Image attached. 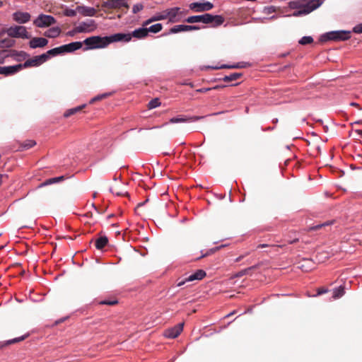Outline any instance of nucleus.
Returning a JSON list of instances; mask_svg holds the SVG:
<instances>
[{"label": "nucleus", "instance_id": "f257e3e1", "mask_svg": "<svg viewBox=\"0 0 362 362\" xmlns=\"http://www.w3.org/2000/svg\"><path fill=\"white\" fill-rule=\"evenodd\" d=\"M188 23H203L205 24H211V27H218L224 22V18L221 16H214L210 13H204L199 16H192L185 20Z\"/></svg>", "mask_w": 362, "mask_h": 362}, {"label": "nucleus", "instance_id": "f03ea898", "mask_svg": "<svg viewBox=\"0 0 362 362\" xmlns=\"http://www.w3.org/2000/svg\"><path fill=\"white\" fill-rule=\"evenodd\" d=\"M86 45L84 50L105 48L109 45L107 36H92L87 37L83 42Z\"/></svg>", "mask_w": 362, "mask_h": 362}, {"label": "nucleus", "instance_id": "7ed1b4c3", "mask_svg": "<svg viewBox=\"0 0 362 362\" xmlns=\"http://www.w3.org/2000/svg\"><path fill=\"white\" fill-rule=\"evenodd\" d=\"M351 37V33L349 31L339 30L331 31L322 35L320 37L321 42H327L328 40L339 41L346 40Z\"/></svg>", "mask_w": 362, "mask_h": 362}, {"label": "nucleus", "instance_id": "20e7f679", "mask_svg": "<svg viewBox=\"0 0 362 362\" xmlns=\"http://www.w3.org/2000/svg\"><path fill=\"white\" fill-rule=\"evenodd\" d=\"M5 33L11 37H21L28 39L30 36L26 28L21 25H15L7 28Z\"/></svg>", "mask_w": 362, "mask_h": 362}, {"label": "nucleus", "instance_id": "39448f33", "mask_svg": "<svg viewBox=\"0 0 362 362\" xmlns=\"http://www.w3.org/2000/svg\"><path fill=\"white\" fill-rule=\"evenodd\" d=\"M322 1L321 0H309L308 1L307 7L303 9H299L297 11H295L293 13V16H300L303 15H306L315 10L318 7L321 6Z\"/></svg>", "mask_w": 362, "mask_h": 362}, {"label": "nucleus", "instance_id": "423d86ee", "mask_svg": "<svg viewBox=\"0 0 362 362\" xmlns=\"http://www.w3.org/2000/svg\"><path fill=\"white\" fill-rule=\"evenodd\" d=\"M56 23L55 18L49 15L40 14L33 21V24L37 28H45L53 25Z\"/></svg>", "mask_w": 362, "mask_h": 362}, {"label": "nucleus", "instance_id": "0eeeda50", "mask_svg": "<svg viewBox=\"0 0 362 362\" xmlns=\"http://www.w3.org/2000/svg\"><path fill=\"white\" fill-rule=\"evenodd\" d=\"M101 7L106 9H119L122 7L129 8V5L126 0H103Z\"/></svg>", "mask_w": 362, "mask_h": 362}, {"label": "nucleus", "instance_id": "6e6552de", "mask_svg": "<svg viewBox=\"0 0 362 362\" xmlns=\"http://www.w3.org/2000/svg\"><path fill=\"white\" fill-rule=\"evenodd\" d=\"M167 19L170 23H176L181 21L182 15L185 13L182 11L179 7H173L165 10Z\"/></svg>", "mask_w": 362, "mask_h": 362}, {"label": "nucleus", "instance_id": "1a4fd4ad", "mask_svg": "<svg viewBox=\"0 0 362 362\" xmlns=\"http://www.w3.org/2000/svg\"><path fill=\"white\" fill-rule=\"evenodd\" d=\"M47 61V57L44 54L35 56L26 60L24 64H21V69L31 66H38Z\"/></svg>", "mask_w": 362, "mask_h": 362}, {"label": "nucleus", "instance_id": "9d476101", "mask_svg": "<svg viewBox=\"0 0 362 362\" xmlns=\"http://www.w3.org/2000/svg\"><path fill=\"white\" fill-rule=\"evenodd\" d=\"M189 8L196 12H204L212 9L214 8V5L209 1L194 2L190 4Z\"/></svg>", "mask_w": 362, "mask_h": 362}, {"label": "nucleus", "instance_id": "9b49d317", "mask_svg": "<svg viewBox=\"0 0 362 362\" xmlns=\"http://www.w3.org/2000/svg\"><path fill=\"white\" fill-rule=\"evenodd\" d=\"M183 326L184 323H179L173 327L165 330L163 335L166 338L175 339L182 332Z\"/></svg>", "mask_w": 362, "mask_h": 362}, {"label": "nucleus", "instance_id": "f8f14e48", "mask_svg": "<svg viewBox=\"0 0 362 362\" xmlns=\"http://www.w3.org/2000/svg\"><path fill=\"white\" fill-rule=\"evenodd\" d=\"M206 276V272L202 269H199L196 271L194 274L189 275L188 277L185 278L184 280H182L177 283V286H182L185 283L189 281H192L194 280H201Z\"/></svg>", "mask_w": 362, "mask_h": 362}, {"label": "nucleus", "instance_id": "ddd939ff", "mask_svg": "<svg viewBox=\"0 0 362 362\" xmlns=\"http://www.w3.org/2000/svg\"><path fill=\"white\" fill-rule=\"evenodd\" d=\"M108 44L115 42H129L131 41V36L129 33H115L110 36H107Z\"/></svg>", "mask_w": 362, "mask_h": 362}, {"label": "nucleus", "instance_id": "4468645a", "mask_svg": "<svg viewBox=\"0 0 362 362\" xmlns=\"http://www.w3.org/2000/svg\"><path fill=\"white\" fill-rule=\"evenodd\" d=\"M95 28V22L90 20L87 22H82L76 27V31H79V33L90 32Z\"/></svg>", "mask_w": 362, "mask_h": 362}, {"label": "nucleus", "instance_id": "2eb2a0df", "mask_svg": "<svg viewBox=\"0 0 362 362\" xmlns=\"http://www.w3.org/2000/svg\"><path fill=\"white\" fill-rule=\"evenodd\" d=\"M199 27L197 25H178L170 29V33H177L180 32L192 31L199 30Z\"/></svg>", "mask_w": 362, "mask_h": 362}, {"label": "nucleus", "instance_id": "dca6fc26", "mask_svg": "<svg viewBox=\"0 0 362 362\" xmlns=\"http://www.w3.org/2000/svg\"><path fill=\"white\" fill-rule=\"evenodd\" d=\"M13 19L18 23H25L30 19V14L27 12L16 11L13 14Z\"/></svg>", "mask_w": 362, "mask_h": 362}, {"label": "nucleus", "instance_id": "f3484780", "mask_svg": "<svg viewBox=\"0 0 362 362\" xmlns=\"http://www.w3.org/2000/svg\"><path fill=\"white\" fill-rule=\"evenodd\" d=\"M21 64L9 66H0V74L9 76L21 71Z\"/></svg>", "mask_w": 362, "mask_h": 362}, {"label": "nucleus", "instance_id": "a211bd4d", "mask_svg": "<svg viewBox=\"0 0 362 362\" xmlns=\"http://www.w3.org/2000/svg\"><path fill=\"white\" fill-rule=\"evenodd\" d=\"M48 44V40L44 37H33L29 42L30 47L35 49L37 47H44Z\"/></svg>", "mask_w": 362, "mask_h": 362}, {"label": "nucleus", "instance_id": "6ab92c4d", "mask_svg": "<svg viewBox=\"0 0 362 362\" xmlns=\"http://www.w3.org/2000/svg\"><path fill=\"white\" fill-rule=\"evenodd\" d=\"M204 117L202 116H193L190 117H173L170 119V123H178V122H195L202 119Z\"/></svg>", "mask_w": 362, "mask_h": 362}, {"label": "nucleus", "instance_id": "aec40b11", "mask_svg": "<svg viewBox=\"0 0 362 362\" xmlns=\"http://www.w3.org/2000/svg\"><path fill=\"white\" fill-rule=\"evenodd\" d=\"M82 46H83L82 42H73L69 44L63 45L64 52V53L73 52L76 50L81 49L82 47Z\"/></svg>", "mask_w": 362, "mask_h": 362}, {"label": "nucleus", "instance_id": "412c9836", "mask_svg": "<svg viewBox=\"0 0 362 362\" xmlns=\"http://www.w3.org/2000/svg\"><path fill=\"white\" fill-rule=\"evenodd\" d=\"M129 35L131 36V40L132 37L144 39L148 36V30L146 28H139L130 33Z\"/></svg>", "mask_w": 362, "mask_h": 362}, {"label": "nucleus", "instance_id": "4be33fe9", "mask_svg": "<svg viewBox=\"0 0 362 362\" xmlns=\"http://www.w3.org/2000/svg\"><path fill=\"white\" fill-rule=\"evenodd\" d=\"M77 11L85 16H93L96 13V10L92 7L88 6H77Z\"/></svg>", "mask_w": 362, "mask_h": 362}, {"label": "nucleus", "instance_id": "5701e85b", "mask_svg": "<svg viewBox=\"0 0 362 362\" xmlns=\"http://www.w3.org/2000/svg\"><path fill=\"white\" fill-rule=\"evenodd\" d=\"M309 0H296L288 3V7L291 9H303L307 7Z\"/></svg>", "mask_w": 362, "mask_h": 362}, {"label": "nucleus", "instance_id": "b1692460", "mask_svg": "<svg viewBox=\"0 0 362 362\" xmlns=\"http://www.w3.org/2000/svg\"><path fill=\"white\" fill-rule=\"evenodd\" d=\"M28 337V334H25L19 337H16L6 341L0 342V349H2L6 346H9L16 343L21 342L25 339Z\"/></svg>", "mask_w": 362, "mask_h": 362}, {"label": "nucleus", "instance_id": "393cba45", "mask_svg": "<svg viewBox=\"0 0 362 362\" xmlns=\"http://www.w3.org/2000/svg\"><path fill=\"white\" fill-rule=\"evenodd\" d=\"M36 145L35 140L29 139L19 144L18 151H23L28 150Z\"/></svg>", "mask_w": 362, "mask_h": 362}, {"label": "nucleus", "instance_id": "a878e982", "mask_svg": "<svg viewBox=\"0 0 362 362\" xmlns=\"http://www.w3.org/2000/svg\"><path fill=\"white\" fill-rule=\"evenodd\" d=\"M63 53H64V52L63 45H62L60 47H55L54 49L48 50L46 53H44V54H45L47 57V60H48L49 57H51V56L54 57V56H57V55H59V54H61Z\"/></svg>", "mask_w": 362, "mask_h": 362}, {"label": "nucleus", "instance_id": "bb28decb", "mask_svg": "<svg viewBox=\"0 0 362 362\" xmlns=\"http://www.w3.org/2000/svg\"><path fill=\"white\" fill-rule=\"evenodd\" d=\"M61 30L58 27L52 28L45 32L44 35L49 38H54L59 35Z\"/></svg>", "mask_w": 362, "mask_h": 362}, {"label": "nucleus", "instance_id": "cd10ccee", "mask_svg": "<svg viewBox=\"0 0 362 362\" xmlns=\"http://www.w3.org/2000/svg\"><path fill=\"white\" fill-rule=\"evenodd\" d=\"M108 243V239L105 236H102L95 240V247L98 250H102Z\"/></svg>", "mask_w": 362, "mask_h": 362}, {"label": "nucleus", "instance_id": "c85d7f7f", "mask_svg": "<svg viewBox=\"0 0 362 362\" xmlns=\"http://www.w3.org/2000/svg\"><path fill=\"white\" fill-rule=\"evenodd\" d=\"M259 267V265L258 264H256V265H254V266H252V267H250L248 268H246V269H244L238 272H237L234 276L235 277H237V278H240V277H242L244 275H247V274H249L250 272L254 269H256Z\"/></svg>", "mask_w": 362, "mask_h": 362}, {"label": "nucleus", "instance_id": "c756f323", "mask_svg": "<svg viewBox=\"0 0 362 362\" xmlns=\"http://www.w3.org/2000/svg\"><path fill=\"white\" fill-rule=\"evenodd\" d=\"M85 107H86V105H82L69 109L64 112V117H69L71 115H74V114L81 111Z\"/></svg>", "mask_w": 362, "mask_h": 362}, {"label": "nucleus", "instance_id": "7c9ffc66", "mask_svg": "<svg viewBox=\"0 0 362 362\" xmlns=\"http://www.w3.org/2000/svg\"><path fill=\"white\" fill-rule=\"evenodd\" d=\"M14 44L15 40L9 37L0 40L1 48H10L13 47Z\"/></svg>", "mask_w": 362, "mask_h": 362}, {"label": "nucleus", "instance_id": "2f4dec72", "mask_svg": "<svg viewBox=\"0 0 362 362\" xmlns=\"http://www.w3.org/2000/svg\"><path fill=\"white\" fill-rule=\"evenodd\" d=\"M242 76L241 73H233L228 76H225L223 81L225 82H230L239 79Z\"/></svg>", "mask_w": 362, "mask_h": 362}, {"label": "nucleus", "instance_id": "473e14b6", "mask_svg": "<svg viewBox=\"0 0 362 362\" xmlns=\"http://www.w3.org/2000/svg\"><path fill=\"white\" fill-rule=\"evenodd\" d=\"M146 29L148 30V33L149 32L153 33H158L163 29V25L161 23H156L155 25L150 26L149 28H146Z\"/></svg>", "mask_w": 362, "mask_h": 362}, {"label": "nucleus", "instance_id": "72a5a7b5", "mask_svg": "<svg viewBox=\"0 0 362 362\" xmlns=\"http://www.w3.org/2000/svg\"><path fill=\"white\" fill-rule=\"evenodd\" d=\"M344 294V288L341 286L334 290L333 298L334 299H337V298H341Z\"/></svg>", "mask_w": 362, "mask_h": 362}, {"label": "nucleus", "instance_id": "f704fd0d", "mask_svg": "<svg viewBox=\"0 0 362 362\" xmlns=\"http://www.w3.org/2000/svg\"><path fill=\"white\" fill-rule=\"evenodd\" d=\"M333 223V221H327V222H325L324 223L322 224H317L316 226H312V227H310L308 230L309 231H312V230H318L327 226H329L331 225L332 223Z\"/></svg>", "mask_w": 362, "mask_h": 362}, {"label": "nucleus", "instance_id": "c9c22d12", "mask_svg": "<svg viewBox=\"0 0 362 362\" xmlns=\"http://www.w3.org/2000/svg\"><path fill=\"white\" fill-rule=\"evenodd\" d=\"M313 42V39L310 36H304L299 40V44L302 45H305L308 44H311Z\"/></svg>", "mask_w": 362, "mask_h": 362}, {"label": "nucleus", "instance_id": "e433bc0d", "mask_svg": "<svg viewBox=\"0 0 362 362\" xmlns=\"http://www.w3.org/2000/svg\"><path fill=\"white\" fill-rule=\"evenodd\" d=\"M245 67V65H244V63H238L234 65H222L220 66V69H240V68H244Z\"/></svg>", "mask_w": 362, "mask_h": 362}, {"label": "nucleus", "instance_id": "4c0bfd02", "mask_svg": "<svg viewBox=\"0 0 362 362\" xmlns=\"http://www.w3.org/2000/svg\"><path fill=\"white\" fill-rule=\"evenodd\" d=\"M312 264L311 261L309 259L304 260V263L301 264V265L299 267L304 272H308L311 269L310 267H309L308 264Z\"/></svg>", "mask_w": 362, "mask_h": 362}, {"label": "nucleus", "instance_id": "58836bf2", "mask_svg": "<svg viewBox=\"0 0 362 362\" xmlns=\"http://www.w3.org/2000/svg\"><path fill=\"white\" fill-rule=\"evenodd\" d=\"M160 105V103L159 102V100L158 98H154L148 103V107L149 109H153L158 107Z\"/></svg>", "mask_w": 362, "mask_h": 362}, {"label": "nucleus", "instance_id": "ea45409f", "mask_svg": "<svg viewBox=\"0 0 362 362\" xmlns=\"http://www.w3.org/2000/svg\"><path fill=\"white\" fill-rule=\"evenodd\" d=\"M144 8V5L142 4H136L133 6L132 7V12L133 13H137L138 12L141 11Z\"/></svg>", "mask_w": 362, "mask_h": 362}, {"label": "nucleus", "instance_id": "a19ab883", "mask_svg": "<svg viewBox=\"0 0 362 362\" xmlns=\"http://www.w3.org/2000/svg\"><path fill=\"white\" fill-rule=\"evenodd\" d=\"M77 12V10L66 8L64 11V15L69 17H74L76 15Z\"/></svg>", "mask_w": 362, "mask_h": 362}, {"label": "nucleus", "instance_id": "79ce46f5", "mask_svg": "<svg viewBox=\"0 0 362 362\" xmlns=\"http://www.w3.org/2000/svg\"><path fill=\"white\" fill-rule=\"evenodd\" d=\"M56 182H57V180L55 179V177L50 178V179L45 180L44 182L41 183L40 185V187H41L47 186L48 185H51V184L56 183Z\"/></svg>", "mask_w": 362, "mask_h": 362}, {"label": "nucleus", "instance_id": "37998d69", "mask_svg": "<svg viewBox=\"0 0 362 362\" xmlns=\"http://www.w3.org/2000/svg\"><path fill=\"white\" fill-rule=\"evenodd\" d=\"M155 16H156V19L157 20V21L167 19L165 10L162 11L160 13L156 14Z\"/></svg>", "mask_w": 362, "mask_h": 362}, {"label": "nucleus", "instance_id": "c03bdc74", "mask_svg": "<svg viewBox=\"0 0 362 362\" xmlns=\"http://www.w3.org/2000/svg\"><path fill=\"white\" fill-rule=\"evenodd\" d=\"M110 94L108 93H105V94H102V95H98L93 98H92L90 101V103H93L95 101H98V100H100L103 98H107Z\"/></svg>", "mask_w": 362, "mask_h": 362}, {"label": "nucleus", "instance_id": "a18cd8bd", "mask_svg": "<svg viewBox=\"0 0 362 362\" xmlns=\"http://www.w3.org/2000/svg\"><path fill=\"white\" fill-rule=\"evenodd\" d=\"M117 300H102L99 302L100 305H115L117 304Z\"/></svg>", "mask_w": 362, "mask_h": 362}, {"label": "nucleus", "instance_id": "49530a36", "mask_svg": "<svg viewBox=\"0 0 362 362\" xmlns=\"http://www.w3.org/2000/svg\"><path fill=\"white\" fill-rule=\"evenodd\" d=\"M279 247L281 246L280 245H268V244H259L257 245V248L261 249V248H265V247Z\"/></svg>", "mask_w": 362, "mask_h": 362}, {"label": "nucleus", "instance_id": "de8ad7c7", "mask_svg": "<svg viewBox=\"0 0 362 362\" xmlns=\"http://www.w3.org/2000/svg\"><path fill=\"white\" fill-rule=\"evenodd\" d=\"M353 30L356 33H362V23L356 25Z\"/></svg>", "mask_w": 362, "mask_h": 362}, {"label": "nucleus", "instance_id": "09e8293b", "mask_svg": "<svg viewBox=\"0 0 362 362\" xmlns=\"http://www.w3.org/2000/svg\"><path fill=\"white\" fill-rule=\"evenodd\" d=\"M6 51L5 50H1L0 51V64L4 63V59L6 57Z\"/></svg>", "mask_w": 362, "mask_h": 362}, {"label": "nucleus", "instance_id": "8fccbe9b", "mask_svg": "<svg viewBox=\"0 0 362 362\" xmlns=\"http://www.w3.org/2000/svg\"><path fill=\"white\" fill-rule=\"evenodd\" d=\"M210 90H211V88H202L196 90V92L204 93H206V92L209 91Z\"/></svg>", "mask_w": 362, "mask_h": 362}, {"label": "nucleus", "instance_id": "3c124183", "mask_svg": "<svg viewBox=\"0 0 362 362\" xmlns=\"http://www.w3.org/2000/svg\"><path fill=\"white\" fill-rule=\"evenodd\" d=\"M76 27L74 28L72 30L69 31L66 35L69 36H74L75 34L79 33V31H76Z\"/></svg>", "mask_w": 362, "mask_h": 362}, {"label": "nucleus", "instance_id": "603ef678", "mask_svg": "<svg viewBox=\"0 0 362 362\" xmlns=\"http://www.w3.org/2000/svg\"><path fill=\"white\" fill-rule=\"evenodd\" d=\"M328 291L327 288H320L317 289V295H322L323 293H325Z\"/></svg>", "mask_w": 362, "mask_h": 362}, {"label": "nucleus", "instance_id": "864d4df0", "mask_svg": "<svg viewBox=\"0 0 362 362\" xmlns=\"http://www.w3.org/2000/svg\"><path fill=\"white\" fill-rule=\"evenodd\" d=\"M217 249H211L209 252H207L206 254L204 255H202L199 259L202 258V257H204L210 254H212L213 252H214Z\"/></svg>", "mask_w": 362, "mask_h": 362}, {"label": "nucleus", "instance_id": "5fc2aeb1", "mask_svg": "<svg viewBox=\"0 0 362 362\" xmlns=\"http://www.w3.org/2000/svg\"><path fill=\"white\" fill-rule=\"evenodd\" d=\"M110 190H111V192H112V193H115V194H116V195H117V196H124L125 194H127V192L124 193V192H120V191H118V192H114V190H113V189H110Z\"/></svg>", "mask_w": 362, "mask_h": 362}, {"label": "nucleus", "instance_id": "6e6d98bb", "mask_svg": "<svg viewBox=\"0 0 362 362\" xmlns=\"http://www.w3.org/2000/svg\"><path fill=\"white\" fill-rule=\"evenodd\" d=\"M151 19H148L146 20V21H144L142 24V25L144 27V26H147L148 25L151 24Z\"/></svg>", "mask_w": 362, "mask_h": 362}, {"label": "nucleus", "instance_id": "4d7b16f0", "mask_svg": "<svg viewBox=\"0 0 362 362\" xmlns=\"http://www.w3.org/2000/svg\"><path fill=\"white\" fill-rule=\"evenodd\" d=\"M355 133L362 138V130L356 129L355 130Z\"/></svg>", "mask_w": 362, "mask_h": 362}, {"label": "nucleus", "instance_id": "13d9d810", "mask_svg": "<svg viewBox=\"0 0 362 362\" xmlns=\"http://www.w3.org/2000/svg\"><path fill=\"white\" fill-rule=\"evenodd\" d=\"M351 105L358 107L359 110H361V107H360V105L356 103H351Z\"/></svg>", "mask_w": 362, "mask_h": 362}, {"label": "nucleus", "instance_id": "bf43d9fd", "mask_svg": "<svg viewBox=\"0 0 362 362\" xmlns=\"http://www.w3.org/2000/svg\"><path fill=\"white\" fill-rule=\"evenodd\" d=\"M243 257H244V256H243V255L239 256L238 257H237V258L235 259V262H238L241 261V260L243 259Z\"/></svg>", "mask_w": 362, "mask_h": 362}, {"label": "nucleus", "instance_id": "052dcab7", "mask_svg": "<svg viewBox=\"0 0 362 362\" xmlns=\"http://www.w3.org/2000/svg\"><path fill=\"white\" fill-rule=\"evenodd\" d=\"M55 179L57 180V182H59V181H62V180H64V176L57 177H55Z\"/></svg>", "mask_w": 362, "mask_h": 362}, {"label": "nucleus", "instance_id": "680f3d73", "mask_svg": "<svg viewBox=\"0 0 362 362\" xmlns=\"http://www.w3.org/2000/svg\"><path fill=\"white\" fill-rule=\"evenodd\" d=\"M298 238H296V239H294V240H293L289 241V242H288V243H289V244H293V243H296V242H298Z\"/></svg>", "mask_w": 362, "mask_h": 362}, {"label": "nucleus", "instance_id": "e2e57ef3", "mask_svg": "<svg viewBox=\"0 0 362 362\" xmlns=\"http://www.w3.org/2000/svg\"><path fill=\"white\" fill-rule=\"evenodd\" d=\"M150 19L151 21V23L157 21V20L156 19V16L155 15L153 16H152L151 18H150Z\"/></svg>", "mask_w": 362, "mask_h": 362}, {"label": "nucleus", "instance_id": "0e129e2a", "mask_svg": "<svg viewBox=\"0 0 362 362\" xmlns=\"http://www.w3.org/2000/svg\"><path fill=\"white\" fill-rule=\"evenodd\" d=\"M144 204H145V202L139 203V204H138V206H143Z\"/></svg>", "mask_w": 362, "mask_h": 362}, {"label": "nucleus", "instance_id": "69168bd1", "mask_svg": "<svg viewBox=\"0 0 362 362\" xmlns=\"http://www.w3.org/2000/svg\"><path fill=\"white\" fill-rule=\"evenodd\" d=\"M86 216H92V214H91V213H87V214H86Z\"/></svg>", "mask_w": 362, "mask_h": 362}, {"label": "nucleus", "instance_id": "338daca9", "mask_svg": "<svg viewBox=\"0 0 362 362\" xmlns=\"http://www.w3.org/2000/svg\"><path fill=\"white\" fill-rule=\"evenodd\" d=\"M356 124H362V121H358L356 122Z\"/></svg>", "mask_w": 362, "mask_h": 362}, {"label": "nucleus", "instance_id": "774afa93", "mask_svg": "<svg viewBox=\"0 0 362 362\" xmlns=\"http://www.w3.org/2000/svg\"><path fill=\"white\" fill-rule=\"evenodd\" d=\"M233 314H234V312H233V313H230V314H228L227 316L228 317V316H230V315H233Z\"/></svg>", "mask_w": 362, "mask_h": 362}]
</instances>
